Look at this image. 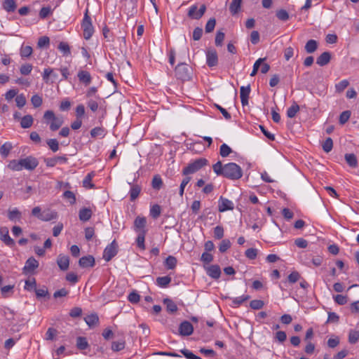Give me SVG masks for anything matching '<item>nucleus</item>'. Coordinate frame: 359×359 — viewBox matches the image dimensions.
I'll list each match as a JSON object with an SVG mask.
<instances>
[{
  "label": "nucleus",
  "instance_id": "338daca9",
  "mask_svg": "<svg viewBox=\"0 0 359 359\" xmlns=\"http://www.w3.org/2000/svg\"><path fill=\"white\" fill-rule=\"evenodd\" d=\"M349 82L344 79L339 82L335 85L336 90L339 93L342 92L345 88L348 87Z\"/></svg>",
  "mask_w": 359,
  "mask_h": 359
},
{
  "label": "nucleus",
  "instance_id": "f704fd0d",
  "mask_svg": "<svg viewBox=\"0 0 359 359\" xmlns=\"http://www.w3.org/2000/svg\"><path fill=\"white\" fill-rule=\"evenodd\" d=\"M89 346L88 342L86 337H78L76 339V347L79 350H85Z\"/></svg>",
  "mask_w": 359,
  "mask_h": 359
},
{
  "label": "nucleus",
  "instance_id": "9d476101",
  "mask_svg": "<svg viewBox=\"0 0 359 359\" xmlns=\"http://www.w3.org/2000/svg\"><path fill=\"white\" fill-rule=\"evenodd\" d=\"M206 62L210 67L217 65L218 56L216 50L211 48L206 51Z\"/></svg>",
  "mask_w": 359,
  "mask_h": 359
},
{
  "label": "nucleus",
  "instance_id": "ddd939ff",
  "mask_svg": "<svg viewBox=\"0 0 359 359\" xmlns=\"http://www.w3.org/2000/svg\"><path fill=\"white\" fill-rule=\"evenodd\" d=\"M39 262L33 257H29L25 262V266L23 267L24 273H32L34 271L38 268Z\"/></svg>",
  "mask_w": 359,
  "mask_h": 359
},
{
  "label": "nucleus",
  "instance_id": "4d7b16f0",
  "mask_svg": "<svg viewBox=\"0 0 359 359\" xmlns=\"http://www.w3.org/2000/svg\"><path fill=\"white\" fill-rule=\"evenodd\" d=\"M57 48L65 55H67L70 54V48L67 43L60 42L58 45Z\"/></svg>",
  "mask_w": 359,
  "mask_h": 359
},
{
  "label": "nucleus",
  "instance_id": "de8ad7c7",
  "mask_svg": "<svg viewBox=\"0 0 359 359\" xmlns=\"http://www.w3.org/2000/svg\"><path fill=\"white\" fill-rule=\"evenodd\" d=\"M46 142L49 148L53 152H56L59 150V142L56 139H49Z\"/></svg>",
  "mask_w": 359,
  "mask_h": 359
},
{
  "label": "nucleus",
  "instance_id": "473e14b6",
  "mask_svg": "<svg viewBox=\"0 0 359 359\" xmlns=\"http://www.w3.org/2000/svg\"><path fill=\"white\" fill-rule=\"evenodd\" d=\"M243 0H232L229 10L233 15H235L238 13L241 8V5Z\"/></svg>",
  "mask_w": 359,
  "mask_h": 359
},
{
  "label": "nucleus",
  "instance_id": "72a5a7b5",
  "mask_svg": "<svg viewBox=\"0 0 359 359\" xmlns=\"http://www.w3.org/2000/svg\"><path fill=\"white\" fill-rule=\"evenodd\" d=\"M137 233V237L136 238L137 245L139 248L144 250H145L144 241H145V236H146L147 233H144L143 231L142 233Z\"/></svg>",
  "mask_w": 359,
  "mask_h": 359
},
{
  "label": "nucleus",
  "instance_id": "4468645a",
  "mask_svg": "<svg viewBox=\"0 0 359 359\" xmlns=\"http://www.w3.org/2000/svg\"><path fill=\"white\" fill-rule=\"evenodd\" d=\"M193 325L189 321L184 320L179 326V333L182 336H189L193 333Z\"/></svg>",
  "mask_w": 359,
  "mask_h": 359
},
{
  "label": "nucleus",
  "instance_id": "aec40b11",
  "mask_svg": "<svg viewBox=\"0 0 359 359\" xmlns=\"http://www.w3.org/2000/svg\"><path fill=\"white\" fill-rule=\"evenodd\" d=\"M57 217V212L50 210H46L42 212L39 216V219L45 222H48L53 219H55Z\"/></svg>",
  "mask_w": 359,
  "mask_h": 359
},
{
  "label": "nucleus",
  "instance_id": "ea45409f",
  "mask_svg": "<svg viewBox=\"0 0 359 359\" xmlns=\"http://www.w3.org/2000/svg\"><path fill=\"white\" fill-rule=\"evenodd\" d=\"M232 152H233V150L226 144H222L220 146L219 154L222 157H223V158L227 157Z\"/></svg>",
  "mask_w": 359,
  "mask_h": 359
},
{
  "label": "nucleus",
  "instance_id": "b1692460",
  "mask_svg": "<svg viewBox=\"0 0 359 359\" xmlns=\"http://www.w3.org/2000/svg\"><path fill=\"white\" fill-rule=\"evenodd\" d=\"M163 304L165 305L168 313H174L177 311V304L172 299L165 298L163 299Z\"/></svg>",
  "mask_w": 359,
  "mask_h": 359
},
{
  "label": "nucleus",
  "instance_id": "3c124183",
  "mask_svg": "<svg viewBox=\"0 0 359 359\" xmlns=\"http://www.w3.org/2000/svg\"><path fill=\"white\" fill-rule=\"evenodd\" d=\"M36 279L34 278H32V279H28L25 281V290L31 291L32 290H34L36 288Z\"/></svg>",
  "mask_w": 359,
  "mask_h": 359
},
{
  "label": "nucleus",
  "instance_id": "0eeeda50",
  "mask_svg": "<svg viewBox=\"0 0 359 359\" xmlns=\"http://www.w3.org/2000/svg\"><path fill=\"white\" fill-rule=\"evenodd\" d=\"M206 11V6L202 4L200 8H198L197 5H192L187 13V16L193 20H199L205 14Z\"/></svg>",
  "mask_w": 359,
  "mask_h": 359
},
{
  "label": "nucleus",
  "instance_id": "680f3d73",
  "mask_svg": "<svg viewBox=\"0 0 359 359\" xmlns=\"http://www.w3.org/2000/svg\"><path fill=\"white\" fill-rule=\"evenodd\" d=\"M128 299L132 304H137L140 302V296L137 292L133 291L128 294Z\"/></svg>",
  "mask_w": 359,
  "mask_h": 359
},
{
  "label": "nucleus",
  "instance_id": "f3484780",
  "mask_svg": "<svg viewBox=\"0 0 359 359\" xmlns=\"http://www.w3.org/2000/svg\"><path fill=\"white\" fill-rule=\"evenodd\" d=\"M207 274L213 279H218L221 276L220 267L217 265H211L206 268Z\"/></svg>",
  "mask_w": 359,
  "mask_h": 359
},
{
  "label": "nucleus",
  "instance_id": "412c9836",
  "mask_svg": "<svg viewBox=\"0 0 359 359\" xmlns=\"http://www.w3.org/2000/svg\"><path fill=\"white\" fill-rule=\"evenodd\" d=\"M93 212L90 208H83L79 210V217L82 222L88 221L92 217Z\"/></svg>",
  "mask_w": 359,
  "mask_h": 359
},
{
  "label": "nucleus",
  "instance_id": "bf43d9fd",
  "mask_svg": "<svg viewBox=\"0 0 359 359\" xmlns=\"http://www.w3.org/2000/svg\"><path fill=\"white\" fill-rule=\"evenodd\" d=\"M276 17L282 21H287L290 18L288 13L287 12L286 10L284 9L277 11Z\"/></svg>",
  "mask_w": 359,
  "mask_h": 359
},
{
  "label": "nucleus",
  "instance_id": "6ab92c4d",
  "mask_svg": "<svg viewBox=\"0 0 359 359\" xmlns=\"http://www.w3.org/2000/svg\"><path fill=\"white\" fill-rule=\"evenodd\" d=\"M79 81L83 83L85 86H88L92 81L90 74L85 70H80L77 74Z\"/></svg>",
  "mask_w": 359,
  "mask_h": 359
},
{
  "label": "nucleus",
  "instance_id": "2eb2a0df",
  "mask_svg": "<svg viewBox=\"0 0 359 359\" xmlns=\"http://www.w3.org/2000/svg\"><path fill=\"white\" fill-rule=\"evenodd\" d=\"M95 264V258L92 255L82 257L79 260V265L81 268L93 267Z\"/></svg>",
  "mask_w": 359,
  "mask_h": 359
},
{
  "label": "nucleus",
  "instance_id": "864d4df0",
  "mask_svg": "<svg viewBox=\"0 0 359 359\" xmlns=\"http://www.w3.org/2000/svg\"><path fill=\"white\" fill-rule=\"evenodd\" d=\"M264 305V302L262 300H259V299H254L250 302V306L251 307V309H255V310H259V309H262Z\"/></svg>",
  "mask_w": 359,
  "mask_h": 359
},
{
  "label": "nucleus",
  "instance_id": "c85d7f7f",
  "mask_svg": "<svg viewBox=\"0 0 359 359\" xmlns=\"http://www.w3.org/2000/svg\"><path fill=\"white\" fill-rule=\"evenodd\" d=\"M177 260L176 257L169 255L165 260V266L168 269H173L177 265Z\"/></svg>",
  "mask_w": 359,
  "mask_h": 359
},
{
  "label": "nucleus",
  "instance_id": "a211bd4d",
  "mask_svg": "<svg viewBox=\"0 0 359 359\" xmlns=\"http://www.w3.org/2000/svg\"><path fill=\"white\" fill-rule=\"evenodd\" d=\"M57 264L62 271H67L69 266V258L67 255H59L57 258Z\"/></svg>",
  "mask_w": 359,
  "mask_h": 359
},
{
  "label": "nucleus",
  "instance_id": "603ef678",
  "mask_svg": "<svg viewBox=\"0 0 359 359\" xmlns=\"http://www.w3.org/2000/svg\"><path fill=\"white\" fill-rule=\"evenodd\" d=\"M32 48L29 46H22L20 48V55L22 57H28L32 53Z\"/></svg>",
  "mask_w": 359,
  "mask_h": 359
},
{
  "label": "nucleus",
  "instance_id": "7ed1b4c3",
  "mask_svg": "<svg viewBox=\"0 0 359 359\" xmlns=\"http://www.w3.org/2000/svg\"><path fill=\"white\" fill-rule=\"evenodd\" d=\"M175 76L177 79L182 81H189L193 74V70L190 66L186 63L178 64L175 69Z\"/></svg>",
  "mask_w": 359,
  "mask_h": 359
},
{
  "label": "nucleus",
  "instance_id": "49530a36",
  "mask_svg": "<svg viewBox=\"0 0 359 359\" xmlns=\"http://www.w3.org/2000/svg\"><path fill=\"white\" fill-rule=\"evenodd\" d=\"M90 135L95 138L98 136H104V129L102 127H95L90 130Z\"/></svg>",
  "mask_w": 359,
  "mask_h": 359
},
{
  "label": "nucleus",
  "instance_id": "c756f323",
  "mask_svg": "<svg viewBox=\"0 0 359 359\" xmlns=\"http://www.w3.org/2000/svg\"><path fill=\"white\" fill-rule=\"evenodd\" d=\"M12 149H13V146L11 142H5L0 147V154L4 158H6L8 156V154Z\"/></svg>",
  "mask_w": 359,
  "mask_h": 359
},
{
  "label": "nucleus",
  "instance_id": "052dcab7",
  "mask_svg": "<svg viewBox=\"0 0 359 359\" xmlns=\"http://www.w3.org/2000/svg\"><path fill=\"white\" fill-rule=\"evenodd\" d=\"M216 20L214 18H210L206 23L205 30L206 33L212 32L215 27Z\"/></svg>",
  "mask_w": 359,
  "mask_h": 359
},
{
  "label": "nucleus",
  "instance_id": "c9c22d12",
  "mask_svg": "<svg viewBox=\"0 0 359 359\" xmlns=\"http://www.w3.org/2000/svg\"><path fill=\"white\" fill-rule=\"evenodd\" d=\"M3 7L8 12H13L16 9V4L14 0H4Z\"/></svg>",
  "mask_w": 359,
  "mask_h": 359
},
{
  "label": "nucleus",
  "instance_id": "cd10ccee",
  "mask_svg": "<svg viewBox=\"0 0 359 359\" xmlns=\"http://www.w3.org/2000/svg\"><path fill=\"white\" fill-rule=\"evenodd\" d=\"M33 117L31 115L24 116L20 121V126L22 128H29L33 124Z\"/></svg>",
  "mask_w": 359,
  "mask_h": 359
},
{
  "label": "nucleus",
  "instance_id": "8fccbe9b",
  "mask_svg": "<svg viewBox=\"0 0 359 359\" xmlns=\"http://www.w3.org/2000/svg\"><path fill=\"white\" fill-rule=\"evenodd\" d=\"M125 341H114L111 344V349L116 352L123 350L125 348Z\"/></svg>",
  "mask_w": 359,
  "mask_h": 359
},
{
  "label": "nucleus",
  "instance_id": "7c9ffc66",
  "mask_svg": "<svg viewBox=\"0 0 359 359\" xmlns=\"http://www.w3.org/2000/svg\"><path fill=\"white\" fill-rule=\"evenodd\" d=\"M151 186L154 189L160 190L163 187V180L160 175L154 176L151 182Z\"/></svg>",
  "mask_w": 359,
  "mask_h": 359
},
{
  "label": "nucleus",
  "instance_id": "a878e982",
  "mask_svg": "<svg viewBox=\"0 0 359 359\" xmlns=\"http://www.w3.org/2000/svg\"><path fill=\"white\" fill-rule=\"evenodd\" d=\"M344 158L350 167L356 168L358 166L357 157L354 154H346Z\"/></svg>",
  "mask_w": 359,
  "mask_h": 359
},
{
  "label": "nucleus",
  "instance_id": "774afa93",
  "mask_svg": "<svg viewBox=\"0 0 359 359\" xmlns=\"http://www.w3.org/2000/svg\"><path fill=\"white\" fill-rule=\"evenodd\" d=\"M180 352L187 359H202L199 356H197L195 354H194L191 351L186 348L181 350Z\"/></svg>",
  "mask_w": 359,
  "mask_h": 359
},
{
  "label": "nucleus",
  "instance_id": "79ce46f5",
  "mask_svg": "<svg viewBox=\"0 0 359 359\" xmlns=\"http://www.w3.org/2000/svg\"><path fill=\"white\" fill-rule=\"evenodd\" d=\"M161 212V206L158 204H155L153 206H151L150 209V215L154 218L156 219L158 218Z\"/></svg>",
  "mask_w": 359,
  "mask_h": 359
},
{
  "label": "nucleus",
  "instance_id": "69168bd1",
  "mask_svg": "<svg viewBox=\"0 0 359 359\" xmlns=\"http://www.w3.org/2000/svg\"><path fill=\"white\" fill-rule=\"evenodd\" d=\"M301 278V276L297 271H292L288 276L287 280L290 283H295Z\"/></svg>",
  "mask_w": 359,
  "mask_h": 359
},
{
  "label": "nucleus",
  "instance_id": "e433bc0d",
  "mask_svg": "<svg viewBox=\"0 0 359 359\" xmlns=\"http://www.w3.org/2000/svg\"><path fill=\"white\" fill-rule=\"evenodd\" d=\"M62 119L55 116V118H53L50 122V130L52 131H55L62 126Z\"/></svg>",
  "mask_w": 359,
  "mask_h": 359
},
{
  "label": "nucleus",
  "instance_id": "0e129e2a",
  "mask_svg": "<svg viewBox=\"0 0 359 359\" xmlns=\"http://www.w3.org/2000/svg\"><path fill=\"white\" fill-rule=\"evenodd\" d=\"M199 352L209 358H215L217 356L216 352L212 349H208L205 348H201Z\"/></svg>",
  "mask_w": 359,
  "mask_h": 359
},
{
  "label": "nucleus",
  "instance_id": "39448f33",
  "mask_svg": "<svg viewBox=\"0 0 359 359\" xmlns=\"http://www.w3.org/2000/svg\"><path fill=\"white\" fill-rule=\"evenodd\" d=\"M81 27L83 31V37L88 40L94 33V29L92 25L91 18L88 15V11L86 9L84 18L82 21Z\"/></svg>",
  "mask_w": 359,
  "mask_h": 359
},
{
  "label": "nucleus",
  "instance_id": "4c0bfd02",
  "mask_svg": "<svg viewBox=\"0 0 359 359\" xmlns=\"http://www.w3.org/2000/svg\"><path fill=\"white\" fill-rule=\"evenodd\" d=\"M8 218L11 221H15L21 218V212L17 209L9 210L8 212Z\"/></svg>",
  "mask_w": 359,
  "mask_h": 359
},
{
  "label": "nucleus",
  "instance_id": "bb28decb",
  "mask_svg": "<svg viewBox=\"0 0 359 359\" xmlns=\"http://www.w3.org/2000/svg\"><path fill=\"white\" fill-rule=\"evenodd\" d=\"M304 48L307 53H312L317 50L318 42L314 39H310L306 42Z\"/></svg>",
  "mask_w": 359,
  "mask_h": 359
},
{
  "label": "nucleus",
  "instance_id": "6e6552de",
  "mask_svg": "<svg viewBox=\"0 0 359 359\" xmlns=\"http://www.w3.org/2000/svg\"><path fill=\"white\" fill-rule=\"evenodd\" d=\"M137 0H125L124 12L128 17H133L137 12Z\"/></svg>",
  "mask_w": 359,
  "mask_h": 359
},
{
  "label": "nucleus",
  "instance_id": "393cba45",
  "mask_svg": "<svg viewBox=\"0 0 359 359\" xmlns=\"http://www.w3.org/2000/svg\"><path fill=\"white\" fill-rule=\"evenodd\" d=\"M141 187L138 184H133L130 189V198L131 201H134L140 195Z\"/></svg>",
  "mask_w": 359,
  "mask_h": 359
},
{
  "label": "nucleus",
  "instance_id": "423d86ee",
  "mask_svg": "<svg viewBox=\"0 0 359 359\" xmlns=\"http://www.w3.org/2000/svg\"><path fill=\"white\" fill-rule=\"evenodd\" d=\"M118 245L116 240H114L109 245H108L103 252V259L106 262H109L118 253Z\"/></svg>",
  "mask_w": 359,
  "mask_h": 359
},
{
  "label": "nucleus",
  "instance_id": "09e8293b",
  "mask_svg": "<svg viewBox=\"0 0 359 359\" xmlns=\"http://www.w3.org/2000/svg\"><path fill=\"white\" fill-rule=\"evenodd\" d=\"M231 245V243L229 240L228 239H224L222 241L219 246V250L220 252L224 253L228 249L230 248Z\"/></svg>",
  "mask_w": 359,
  "mask_h": 359
},
{
  "label": "nucleus",
  "instance_id": "f8f14e48",
  "mask_svg": "<svg viewBox=\"0 0 359 359\" xmlns=\"http://www.w3.org/2000/svg\"><path fill=\"white\" fill-rule=\"evenodd\" d=\"M234 208V205L232 201L230 200L220 196L219 199L218 210L220 212H225L226 210H232Z\"/></svg>",
  "mask_w": 359,
  "mask_h": 359
},
{
  "label": "nucleus",
  "instance_id": "f257e3e1",
  "mask_svg": "<svg viewBox=\"0 0 359 359\" xmlns=\"http://www.w3.org/2000/svg\"><path fill=\"white\" fill-rule=\"evenodd\" d=\"M213 171L217 175H221L226 178L236 180L243 176L241 168L235 163H228L222 165L220 161L212 165Z\"/></svg>",
  "mask_w": 359,
  "mask_h": 359
},
{
  "label": "nucleus",
  "instance_id": "dca6fc26",
  "mask_svg": "<svg viewBox=\"0 0 359 359\" xmlns=\"http://www.w3.org/2000/svg\"><path fill=\"white\" fill-rule=\"evenodd\" d=\"M250 93V86H241L240 89L241 101L243 106L248 104V98Z\"/></svg>",
  "mask_w": 359,
  "mask_h": 359
},
{
  "label": "nucleus",
  "instance_id": "e2e57ef3",
  "mask_svg": "<svg viewBox=\"0 0 359 359\" xmlns=\"http://www.w3.org/2000/svg\"><path fill=\"white\" fill-rule=\"evenodd\" d=\"M63 197L69 200L71 205H74L76 203L75 194L71 191H65L63 194Z\"/></svg>",
  "mask_w": 359,
  "mask_h": 359
},
{
  "label": "nucleus",
  "instance_id": "a18cd8bd",
  "mask_svg": "<svg viewBox=\"0 0 359 359\" xmlns=\"http://www.w3.org/2000/svg\"><path fill=\"white\" fill-rule=\"evenodd\" d=\"M358 339H359V332L357 330H351L349 332V334H348V342L350 344H354L358 341Z\"/></svg>",
  "mask_w": 359,
  "mask_h": 359
},
{
  "label": "nucleus",
  "instance_id": "20e7f679",
  "mask_svg": "<svg viewBox=\"0 0 359 359\" xmlns=\"http://www.w3.org/2000/svg\"><path fill=\"white\" fill-rule=\"evenodd\" d=\"M208 163V160L204 158H200L195 160L194 162L190 163L187 167H185L182 170L183 175H189L190 174H194L201 170L203 167L206 165Z\"/></svg>",
  "mask_w": 359,
  "mask_h": 359
},
{
  "label": "nucleus",
  "instance_id": "f03ea898",
  "mask_svg": "<svg viewBox=\"0 0 359 359\" xmlns=\"http://www.w3.org/2000/svg\"><path fill=\"white\" fill-rule=\"evenodd\" d=\"M39 165V161L32 156H28L26 158L19 160H11L7 167L13 171H21L23 169L32 171Z\"/></svg>",
  "mask_w": 359,
  "mask_h": 359
},
{
  "label": "nucleus",
  "instance_id": "37998d69",
  "mask_svg": "<svg viewBox=\"0 0 359 359\" xmlns=\"http://www.w3.org/2000/svg\"><path fill=\"white\" fill-rule=\"evenodd\" d=\"M323 149L325 152H330L333 147V141L331 137H327L322 144Z\"/></svg>",
  "mask_w": 359,
  "mask_h": 359
},
{
  "label": "nucleus",
  "instance_id": "5701e85b",
  "mask_svg": "<svg viewBox=\"0 0 359 359\" xmlns=\"http://www.w3.org/2000/svg\"><path fill=\"white\" fill-rule=\"evenodd\" d=\"M84 320L89 327H93L98 324L99 317L97 313H91L85 317Z\"/></svg>",
  "mask_w": 359,
  "mask_h": 359
},
{
  "label": "nucleus",
  "instance_id": "4be33fe9",
  "mask_svg": "<svg viewBox=\"0 0 359 359\" xmlns=\"http://www.w3.org/2000/svg\"><path fill=\"white\" fill-rule=\"evenodd\" d=\"M331 59V54L329 52H324L318 57L316 63L320 66H325L327 65Z\"/></svg>",
  "mask_w": 359,
  "mask_h": 359
},
{
  "label": "nucleus",
  "instance_id": "58836bf2",
  "mask_svg": "<svg viewBox=\"0 0 359 359\" xmlns=\"http://www.w3.org/2000/svg\"><path fill=\"white\" fill-rule=\"evenodd\" d=\"M299 105L296 102H294L293 104H292L287 109V116L289 118H294L296 116L297 113L299 111Z\"/></svg>",
  "mask_w": 359,
  "mask_h": 359
},
{
  "label": "nucleus",
  "instance_id": "c03bdc74",
  "mask_svg": "<svg viewBox=\"0 0 359 359\" xmlns=\"http://www.w3.org/2000/svg\"><path fill=\"white\" fill-rule=\"evenodd\" d=\"M94 176L93 172L88 173L83 180V186L86 188H93L94 184L91 183L93 177Z\"/></svg>",
  "mask_w": 359,
  "mask_h": 359
},
{
  "label": "nucleus",
  "instance_id": "1a4fd4ad",
  "mask_svg": "<svg viewBox=\"0 0 359 359\" xmlns=\"http://www.w3.org/2000/svg\"><path fill=\"white\" fill-rule=\"evenodd\" d=\"M147 226V219L144 217L137 216L134 221L133 229L136 233H147V229H146Z\"/></svg>",
  "mask_w": 359,
  "mask_h": 359
},
{
  "label": "nucleus",
  "instance_id": "2f4dec72",
  "mask_svg": "<svg viewBox=\"0 0 359 359\" xmlns=\"http://www.w3.org/2000/svg\"><path fill=\"white\" fill-rule=\"evenodd\" d=\"M171 282V278L168 276L158 277L156 283L161 287H166Z\"/></svg>",
  "mask_w": 359,
  "mask_h": 359
},
{
  "label": "nucleus",
  "instance_id": "9b49d317",
  "mask_svg": "<svg viewBox=\"0 0 359 359\" xmlns=\"http://www.w3.org/2000/svg\"><path fill=\"white\" fill-rule=\"evenodd\" d=\"M0 239L9 247H13L15 244L13 239L10 237L8 229L6 226L0 228Z\"/></svg>",
  "mask_w": 359,
  "mask_h": 359
},
{
  "label": "nucleus",
  "instance_id": "6e6d98bb",
  "mask_svg": "<svg viewBox=\"0 0 359 359\" xmlns=\"http://www.w3.org/2000/svg\"><path fill=\"white\" fill-rule=\"evenodd\" d=\"M266 60V57L264 58H259L256 60V62L254 63L252 71L250 74L251 76H254L257 74L258 69L261 65L263 63V62Z\"/></svg>",
  "mask_w": 359,
  "mask_h": 359
},
{
  "label": "nucleus",
  "instance_id": "13d9d810",
  "mask_svg": "<svg viewBox=\"0 0 359 359\" xmlns=\"http://www.w3.org/2000/svg\"><path fill=\"white\" fill-rule=\"evenodd\" d=\"M351 114V111L348 110L343 111L339 116V123L341 125L345 124L350 118Z\"/></svg>",
  "mask_w": 359,
  "mask_h": 359
},
{
  "label": "nucleus",
  "instance_id": "a19ab883",
  "mask_svg": "<svg viewBox=\"0 0 359 359\" xmlns=\"http://www.w3.org/2000/svg\"><path fill=\"white\" fill-rule=\"evenodd\" d=\"M250 299L249 295H243L238 297L233 298L232 299V304L233 307H238L242 304L244 302Z\"/></svg>",
  "mask_w": 359,
  "mask_h": 359
},
{
  "label": "nucleus",
  "instance_id": "5fc2aeb1",
  "mask_svg": "<svg viewBox=\"0 0 359 359\" xmlns=\"http://www.w3.org/2000/svg\"><path fill=\"white\" fill-rule=\"evenodd\" d=\"M13 288H14V285H6V286L2 287L1 288L2 297L4 298L8 297L10 296L8 294L9 292H11V294L13 293Z\"/></svg>",
  "mask_w": 359,
  "mask_h": 359
}]
</instances>
